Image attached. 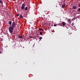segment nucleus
Listing matches in <instances>:
<instances>
[{
	"label": "nucleus",
	"mask_w": 80,
	"mask_h": 80,
	"mask_svg": "<svg viewBox=\"0 0 80 80\" xmlns=\"http://www.w3.org/2000/svg\"><path fill=\"white\" fill-rule=\"evenodd\" d=\"M16 26V23L15 22H13L11 26L9 28V30L10 33L12 34L13 32V28Z\"/></svg>",
	"instance_id": "nucleus-1"
},
{
	"label": "nucleus",
	"mask_w": 80,
	"mask_h": 80,
	"mask_svg": "<svg viewBox=\"0 0 80 80\" xmlns=\"http://www.w3.org/2000/svg\"><path fill=\"white\" fill-rule=\"evenodd\" d=\"M25 4H23L21 6V8L22 9V10H24L25 8Z\"/></svg>",
	"instance_id": "nucleus-2"
},
{
	"label": "nucleus",
	"mask_w": 80,
	"mask_h": 80,
	"mask_svg": "<svg viewBox=\"0 0 80 80\" xmlns=\"http://www.w3.org/2000/svg\"><path fill=\"white\" fill-rule=\"evenodd\" d=\"M61 24L62 25V26H65V25H66V23L65 22H62L61 23Z\"/></svg>",
	"instance_id": "nucleus-3"
},
{
	"label": "nucleus",
	"mask_w": 80,
	"mask_h": 80,
	"mask_svg": "<svg viewBox=\"0 0 80 80\" xmlns=\"http://www.w3.org/2000/svg\"><path fill=\"white\" fill-rule=\"evenodd\" d=\"M8 23H9V26H10V25H12V21H9L8 22Z\"/></svg>",
	"instance_id": "nucleus-4"
},
{
	"label": "nucleus",
	"mask_w": 80,
	"mask_h": 80,
	"mask_svg": "<svg viewBox=\"0 0 80 80\" xmlns=\"http://www.w3.org/2000/svg\"><path fill=\"white\" fill-rule=\"evenodd\" d=\"M28 9V8H27V7H26L24 8V9L23 10H25V11H26Z\"/></svg>",
	"instance_id": "nucleus-5"
},
{
	"label": "nucleus",
	"mask_w": 80,
	"mask_h": 80,
	"mask_svg": "<svg viewBox=\"0 0 80 80\" xmlns=\"http://www.w3.org/2000/svg\"><path fill=\"white\" fill-rule=\"evenodd\" d=\"M65 7V4H64L62 5V8H64V7Z\"/></svg>",
	"instance_id": "nucleus-6"
},
{
	"label": "nucleus",
	"mask_w": 80,
	"mask_h": 80,
	"mask_svg": "<svg viewBox=\"0 0 80 80\" xmlns=\"http://www.w3.org/2000/svg\"><path fill=\"white\" fill-rule=\"evenodd\" d=\"M0 3H1L2 6H3V2H2V1L0 0Z\"/></svg>",
	"instance_id": "nucleus-7"
},
{
	"label": "nucleus",
	"mask_w": 80,
	"mask_h": 80,
	"mask_svg": "<svg viewBox=\"0 0 80 80\" xmlns=\"http://www.w3.org/2000/svg\"><path fill=\"white\" fill-rule=\"evenodd\" d=\"M77 8V6H73L72 7V9H75Z\"/></svg>",
	"instance_id": "nucleus-8"
},
{
	"label": "nucleus",
	"mask_w": 80,
	"mask_h": 80,
	"mask_svg": "<svg viewBox=\"0 0 80 80\" xmlns=\"http://www.w3.org/2000/svg\"><path fill=\"white\" fill-rule=\"evenodd\" d=\"M19 17L22 18H23V16H22V15L21 14L19 15Z\"/></svg>",
	"instance_id": "nucleus-9"
},
{
	"label": "nucleus",
	"mask_w": 80,
	"mask_h": 80,
	"mask_svg": "<svg viewBox=\"0 0 80 80\" xmlns=\"http://www.w3.org/2000/svg\"><path fill=\"white\" fill-rule=\"evenodd\" d=\"M39 30H42V31H43L44 30L43 29H42V28H40L39 29Z\"/></svg>",
	"instance_id": "nucleus-10"
},
{
	"label": "nucleus",
	"mask_w": 80,
	"mask_h": 80,
	"mask_svg": "<svg viewBox=\"0 0 80 80\" xmlns=\"http://www.w3.org/2000/svg\"><path fill=\"white\" fill-rule=\"evenodd\" d=\"M71 25L72 26H73V25H74V23L72 22V24H71Z\"/></svg>",
	"instance_id": "nucleus-11"
},
{
	"label": "nucleus",
	"mask_w": 80,
	"mask_h": 80,
	"mask_svg": "<svg viewBox=\"0 0 80 80\" xmlns=\"http://www.w3.org/2000/svg\"><path fill=\"white\" fill-rule=\"evenodd\" d=\"M42 37H40L39 38V39L40 40H42Z\"/></svg>",
	"instance_id": "nucleus-12"
},
{
	"label": "nucleus",
	"mask_w": 80,
	"mask_h": 80,
	"mask_svg": "<svg viewBox=\"0 0 80 80\" xmlns=\"http://www.w3.org/2000/svg\"><path fill=\"white\" fill-rule=\"evenodd\" d=\"M78 12H80V8H79L78 10Z\"/></svg>",
	"instance_id": "nucleus-13"
},
{
	"label": "nucleus",
	"mask_w": 80,
	"mask_h": 80,
	"mask_svg": "<svg viewBox=\"0 0 80 80\" xmlns=\"http://www.w3.org/2000/svg\"><path fill=\"white\" fill-rule=\"evenodd\" d=\"M40 35H42V34H43V33H42V32H40Z\"/></svg>",
	"instance_id": "nucleus-14"
},
{
	"label": "nucleus",
	"mask_w": 80,
	"mask_h": 80,
	"mask_svg": "<svg viewBox=\"0 0 80 80\" xmlns=\"http://www.w3.org/2000/svg\"><path fill=\"white\" fill-rule=\"evenodd\" d=\"M19 38H22V36H19Z\"/></svg>",
	"instance_id": "nucleus-15"
},
{
	"label": "nucleus",
	"mask_w": 80,
	"mask_h": 80,
	"mask_svg": "<svg viewBox=\"0 0 80 80\" xmlns=\"http://www.w3.org/2000/svg\"><path fill=\"white\" fill-rule=\"evenodd\" d=\"M76 17H74V18H73V20H75V19H76Z\"/></svg>",
	"instance_id": "nucleus-16"
},
{
	"label": "nucleus",
	"mask_w": 80,
	"mask_h": 80,
	"mask_svg": "<svg viewBox=\"0 0 80 80\" xmlns=\"http://www.w3.org/2000/svg\"><path fill=\"white\" fill-rule=\"evenodd\" d=\"M78 6L79 7H80V3H79L78 4Z\"/></svg>",
	"instance_id": "nucleus-17"
},
{
	"label": "nucleus",
	"mask_w": 80,
	"mask_h": 80,
	"mask_svg": "<svg viewBox=\"0 0 80 80\" xmlns=\"http://www.w3.org/2000/svg\"><path fill=\"white\" fill-rule=\"evenodd\" d=\"M16 16H17V17H18V16H19V14H17Z\"/></svg>",
	"instance_id": "nucleus-18"
},
{
	"label": "nucleus",
	"mask_w": 80,
	"mask_h": 80,
	"mask_svg": "<svg viewBox=\"0 0 80 80\" xmlns=\"http://www.w3.org/2000/svg\"><path fill=\"white\" fill-rule=\"evenodd\" d=\"M56 26H57V24H54V27H56Z\"/></svg>",
	"instance_id": "nucleus-19"
},
{
	"label": "nucleus",
	"mask_w": 80,
	"mask_h": 80,
	"mask_svg": "<svg viewBox=\"0 0 80 80\" xmlns=\"http://www.w3.org/2000/svg\"><path fill=\"white\" fill-rule=\"evenodd\" d=\"M30 38H32V37L30 36L29 37Z\"/></svg>",
	"instance_id": "nucleus-20"
},
{
	"label": "nucleus",
	"mask_w": 80,
	"mask_h": 80,
	"mask_svg": "<svg viewBox=\"0 0 80 80\" xmlns=\"http://www.w3.org/2000/svg\"><path fill=\"white\" fill-rule=\"evenodd\" d=\"M68 22H70V19H69L68 20Z\"/></svg>",
	"instance_id": "nucleus-21"
},
{
	"label": "nucleus",
	"mask_w": 80,
	"mask_h": 80,
	"mask_svg": "<svg viewBox=\"0 0 80 80\" xmlns=\"http://www.w3.org/2000/svg\"><path fill=\"white\" fill-rule=\"evenodd\" d=\"M2 53V51H1V52H0V53Z\"/></svg>",
	"instance_id": "nucleus-22"
},
{
	"label": "nucleus",
	"mask_w": 80,
	"mask_h": 80,
	"mask_svg": "<svg viewBox=\"0 0 80 80\" xmlns=\"http://www.w3.org/2000/svg\"><path fill=\"white\" fill-rule=\"evenodd\" d=\"M77 18H78V16L77 17Z\"/></svg>",
	"instance_id": "nucleus-23"
},
{
	"label": "nucleus",
	"mask_w": 80,
	"mask_h": 80,
	"mask_svg": "<svg viewBox=\"0 0 80 80\" xmlns=\"http://www.w3.org/2000/svg\"><path fill=\"white\" fill-rule=\"evenodd\" d=\"M35 29H37L36 28H35Z\"/></svg>",
	"instance_id": "nucleus-24"
}]
</instances>
